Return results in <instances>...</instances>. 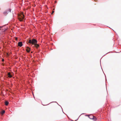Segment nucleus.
I'll return each instance as SVG.
<instances>
[{
    "label": "nucleus",
    "mask_w": 121,
    "mask_h": 121,
    "mask_svg": "<svg viewBox=\"0 0 121 121\" xmlns=\"http://www.w3.org/2000/svg\"><path fill=\"white\" fill-rule=\"evenodd\" d=\"M28 43L34 45L37 43V41L36 40L34 39H33L32 40L29 39L28 42Z\"/></svg>",
    "instance_id": "nucleus-1"
},
{
    "label": "nucleus",
    "mask_w": 121,
    "mask_h": 121,
    "mask_svg": "<svg viewBox=\"0 0 121 121\" xmlns=\"http://www.w3.org/2000/svg\"><path fill=\"white\" fill-rule=\"evenodd\" d=\"M18 18L20 21H24L25 20L24 18V15L23 14L18 15Z\"/></svg>",
    "instance_id": "nucleus-2"
},
{
    "label": "nucleus",
    "mask_w": 121,
    "mask_h": 121,
    "mask_svg": "<svg viewBox=\"0 0 121 121\" xmlns=\"http://www.w3.org/2000/svg\"><path fill=\"white\" fill-rule=\"evenodd\" d=\"M18 46L20 47H21L22 46V43L20 42L18 43Z\"/></svg>",
    "instance_id": "nucleus-3"
},
{
    "label": "nucleus",
    "mask_w": 121,
    "mask_h": 121,
    "mask_svg": "<svg viewBox=\"0 0 121 121\" xmlns=\"http://www.w3.org/2000/svg\"><path fill=\"white\" fill-rule=\"evenodd\" d=\"M94 117L92 115H90L89 116V117L91 119H94Z\"/></svg>",
    "instance_id": "nucleus-4"
},
{
    "label": "nucleus",
    "mask_w": 121,
    "mask_h": 121,
    "mask_svg": "<svg viewBox=\"0 0 121 121\" xmlns=\"http://www.w3.org/2000/svg\"><path fill=\"white\" fill-rule=\"evenodd\" d=\"M26 51L27 52H30V48H29L28 47H27L26 49Z\"/></svg>",
    "instance_id": "nucleus-5"
},
{
    "label": "nucleus",
    "mask_w": 121,
    "mask_h": 121,
    "mask_svg": "<svg viewBox=\"0 0 121 121\" xmlns=\"http://www.w3.org/2000/svg\"><path fill=\"white\" fill-rule=\"evenodd\" d=\"M8 77L9 78H11L12 77V76L11 75L10 73L9 72L8 73Z\"/></svg>",
    "instance_id": "nucleus-6"
},
{
    "label": "nucleus",
    "mask_w": 121,
    "mask_h": 121,
    "mask_svg": "<svg viewBox=\"0 0 121 121\" xmlns=\"http://www.w3.org/2000/svg\"><path fill=\"white\" fill-rule=\"evenodd\" d=\"M37 48H38L39 47V45L37 44V43H36V44H35V45H34Z\"/></svg>",
    "instance_id": "nucleus-7"
},
{
    "label": "nucleus",
    "mask_w": 121,
    "mask_h": 121,
    "mask_svg": "<svg viewBox=\"0 0 121 121\" xmlns=\"http://www.w3.org/2000/svg\"><path fill=\"white\" fill-rule=\"evenodd\" d=\"M9 102L8 101H6L5 102V104L6 105H7L9 104Z\"/></svg>",
    "instance_id": "nucleus-8"
},
{
    "label": "nucleus",
    "mask_w": 121,
    "mask_h": 121,
    "mask_svg": "<svg viewBox=\"0 0 121 121\" xmlns=\"http://www.w3.org/2000/svg\"><path fill=\"white\" fill-rule=\"evenodd\" d=\"M5 111L3 110L1 112V114H3L5 113Z\"/></svg>",
    "instance_id": "nucleus-9"
},
{
    "label": "nucleus",
    "mask_w": 121,
    "mask_h": 121,
    "mask_svg": "<svg viewBox=\"0 0 121 121\" xmlns=\"http://www.w3.org/2000/svg\"><path fill=\"white\" fill-rule=\"evenodd\" d=\"M2 61H4V59H2Z\"/></svg>",
    "instance_id": "nucleus-10"
},
{
    "label": "nucleus",
    "mask_w": 121,
    "mask_h": 121,
    "mask_svg": "<svg viewBox=\"0 0 121 121\" xmlns=\"http://www.w3.org/2000/svg\"><path fill=\"white\" fill-rule=\"evenodd\" d=\"M2 27H0V30H1Z\"/></svg>",
    "instance_id": "nucleus-11"
},
{
    "label": "nucleus",
    "mask_w": 121,
    "mask_h": 121,
    "mask_svg": "<svg viewBox=\"0 0 121 121\" xmlns=\"http://www.w3.org/2000/svg\"><path fill=\"white\" fill-rule=\"evenodd\" d=\"M95 121L96 120V118L95 117Z\"/></svg>",
    "instance_id": "nucleus-12"
},
{
    "label": "nucleus",
    "mask_w": 121,
    "mask_h": 121,
    "mask_svg": "<svg viewBox=\"0 0 121 121\" xmlns=\"http://www.w3.org/2000/svg\"><path fill=\"white\" fill-rule=\"evenodd\" d=\"M10 11H11L10 9H9V12H10Z\"/></svg>",
    "instance_id": "nucleus-13"
}]
</instances>
